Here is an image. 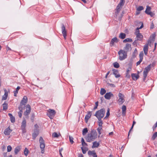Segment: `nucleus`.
<instances>
[{"label":"nucleus","mask_w":157,"mask_h":157,"mask_svg":"<svg viewBox=\"0 0 157 157\" xmlns=\"http://www.w3.org/2000/svg\"><path fill=\"white\" fill-rule=\"evenodd\" d=\"M69 139L70 141L71 144H73L74 142L73 140L74 139L71 136H69Z\"/></svg>","instance_id":"37998d69"},{"label":"nucleus","mask_w":157,"mask_h":157,"mask_svg":"<svg viewBox=\"0 0 157 157\" xmlns=\"http://www.w3.org/2000/svg\"><path fill=\"white\" fill-rule=\"evenodd\" d=\"M120 11H116L115 12V17H117V15L118 14Z\"/></svg>","instance_id":"0e129e2a"},{"label":"nucleus","mask_w":157,"mask_h":157,"mask_svg":"<svg viewBox=\"0 0 157 157\" xmlns=\"http://www.w3.org/2000/svg\"><path fill=\"white\" fill-rule=\"evenodd\" d=\"M144 8L143 6H139L136 9V10L140 11L141 10H143L144 9Z\"/></svg>","instance_id":"c03bdc74"},{"label":"nucleus","mask_w":157,"mask_h":157,"mask_svg":"<svg viewBox=\"0 0 157 157\" xmlns=\"http://www.w3.org/2000/svg\"><path fill=\"white\" fill-rule=\"evenodd\" d=\"M126 77L128 78H130V76L129 74V73L126 72Z\"/></svg>","instance_id":"052dcab7"},{"label":"nucleus","mask_w":157,"mask_h":157,"mask_svg":"<svg viewBox=\"0 0 157 157\" xmlns=\"http://www.w3.org/2000/svg\"><path fill=\"white\" fill-rule=\"evenodd\" d=\"M8 115L10 118V121L11 122L14 123L15 121V119L14 117L10 113H8Z\"/></svg>","instance_id":"4be33fe9"},{"label":"nucleus","mask_w":157,"mask_h":157,"mask_svg":"<svg viewBox=\"0 0 157 157\" xmlns=\"http://www.w3.org/2000/svg\"><path fill=\"white\" fill-rule=\"evenodd\" d=\"M105 113L104 109H102L97 111L94 115L97 118H103L104 116Z\"/></svg>","instance_id":"7ed1b4c3"},{"label":"nucleus","mask_w":157,"mask_h":157,"mask_svg":"<svg viewBox=\"0 0 157 157\" xmlns=\"http://www.w3.org/2000/svg\"><path fill=\"white\" fill-rule=\"evenodd\" d=\"M119 98L118 99V101L121 104H122L124 101V95L121 93H119L118 95Z\"/></svg>","instance_id":"9d476101"},{"label":"nucleus","mask_w":157,"mask_h":157,"mask_svg":"<svg viewBox=\"0 0 157 157\" xmlns=\"http://www.w3.org/2000/svg\"><path fill=\"white\" fill-rule=\"evenodd\" d=\"M142 60H141V59H140V60L139 61L137 62L136 63V65L138 66V65H139L140 63L142 61Z\"/></svg>","instance_id":"e2e57ef3"},{"label":"nucleus","mask_w":157,"mask_h":157,"mask_svg":"<svg viewBox=\"0 0 157 157\" xmlns=\"http://www.w3.org/2000/svg\"><path fill=\"white\" fill-rule=\"evenodd\" d=\"M92 112L89 111L88 112L87 114L86 115L85 117V121L87 123L88 121V120L90 118L91 116Z\"/></svg>","instance_id":"2eb2a0df"},{"label":"nucleus","mask_w":157,"mask_h":157,"mask_svg":"<svg viewBox=\"0 0 157 157\" xmlns=\"http://www.w3.org/2000/svg\"><path fill=\"white\" fill-rule=\"evenodd\" d=\"M137 51L136 49V48L135 49L133 53L132 56H133V57H136V56L137 55Z\"/></svg>","instance_id":"e433bc0d"},{"label":"nucleus","mask_w":157,"mask_h":157,"mask_svg":"<svg viewBox=\"0 0 157 157\" xmlns=\"http://www.w3.org/2000/svg\"><path fill=\"white\" fill-rule=\"evenodd\" d=\"M123 2V0H121L120 2L119 3L118 5H119L121 6H122L124 5Z\"/></svg>","instance_id":"603ef678"},{"label":"nucleus","mask_w":157,"mask_h":157,"mask_svg":"<svg viewBox=\"0 0 157 157\" xmlns=\"http://www.w3.org/2000/svg\"><path fill=\"white\" fill-rule=\"evenodd\" d=\"M47 112H48L47 113L48 116L51 119H53L56 113L54 109H50L47 110Z\"/></svg>","instance_id":"0eeeda50"},{"label":"nucleus","mask_w":157,"mask_h":157,"mask_svg":"<svg viewBox=\"0 0 157 157\" xmlns=\"http://www.w3.org/2000/svg\"><path fill=\"white\" fill-rule=\"evenodd\" d=\"M124 51L126 52L127 53L128 52L131 50V44H127L124 47Z\"/></svg>","instance_id":"dca6fc26"},{"label":"nucleus","mask_w":157,"mask_h":157,"mask_svg":"<svg viewBox=\"0 0 157 157\" xmlns=\"http://www.w3.org/2000/svg\"><path fill=\"white\" fill-rule=\"evenodd\" d=\"M147 14L150 15L151 17H153L155 15V14L153 13V12H149Z\"/></svg>","instance_id":"3c124183"},{"label":"nucleus","mask_w":157,"mask_h":157,"mask_svg":"<svg viewBox=\"0 0 157 157\" xmlns=\"http://www.w3.org/2000/svg\"><path fill=\"white\" fill-rule=\"evenodd\" d=\"M119 37L122 39H124L126 37V34L124 33H121Z\"/></svg>","instance_id":"c756f323"},{"label":"nucleus","mask_w":157,"mask_h":157,"mask_svg":"<svg viewBox=\"0 0 157 157\" xmlns=\"http://www.w3.org/2000/svg\"><path fill=\"white\" fill-rule=\"evenodd\" d=\"M109 86L111 87H115V86L114 84L109 83H107Z\"/></svg>","instance_id":"bf43d9fd"},{"label":"nucleus","mask_w":157,"mask_h":157,"mask_svg":"<svg viewBox=\"0 0 157 157\" xmlns=\"http://www.w3.org/2000/svg\"><path fill=\"white\" fill-rule=\"evenodd\" d=\"M97 133L95 130L91 131V132L88 133L85 138L87 142H90L94 141L97 137Z\"/></svg>","instance_id":"f257e3e1"},{"label":"nucleus","mask_w":157,"mask_h":157,"mask_svg":"<svg viewBox=\"0 0 157 157\" xmlns=\"http://www.w3.org/2000/svg\"><path fill=\"white\" fill-rule=\"evenodd\" d=\"M19 111L18 112V115L20 118H21L22 117V113H23V109H22L20 107H18Z\"/></svg>","instance_id":"5701e85b"},{"label":"nucleus","mask_w":157,"mask_h":157,"mask_svg":"<svg viewBox=\"0 0 157 157\" xmlns=\"http://www.w3.org/2000/svg\"><path fill=\"white\" fill-rule=\"evenodd\" d=\"M102 118H101V117L97 118L98 119V123H99V122H103L101 120Z\"/></svg>","instance_id":"69168bd1"},{"label":"nucleus","mask_w":157,"mask_h":157,"mask_svg":"<svg viewBox=\"0 0 157 157\" xmlns=\"http://www.w3.org/2000/svg\"><path fill=\"white\" fill-rule=\"evenodd\" d=\"M88 130L87 128H85L83 129L82 130V134L83 135H85L87 132Z\"/></svg>","instance_id":"72a5a7b5"},{"label":"nucleus","mask_w":157,"mask_h":157,"mask_svg":"<svg viewBox=\"0 0 157 157\" xmlns=\"http://www.w3.org/2000/svg\"><path fill=\"white\" fill-rule=\"evenodd\" d=\"M131 76L133 80H137L139 77L138 75L134 73H132L131 74Z\"/></svg>","instance_id":"aec40b11"},{"label":"nucleus","mask_w":157,"mask_h":157,"mask_svg":"<svg viewBox=\"0 0 157 157\" xmlns=\"http://www.w3.org/2000/svg\"><path fill=\"white\" fill-rule=\"evenodd\" d=\"M121 7V6L118 5L116 10V11H120V10Z\"/></svg>","instance_id":"864d4df0"},{"label":"nucleus","mask_w":157,"mask_h":157,"mask_svg":"<svg viewBox=\"0 0 157 157\" xmlns=\"http://www.w3.org/2000/svg\"><path fill=\"white\" fill-rule=\"evenodd\" d=\"M26 121L25 119L22 121L21 127V130L22 133H26Z\"/></svg>","instance_id":"423d86ee"},{"label":"nucleus","mask_w":157,"mask_h":157,"mask_svg":"<svg viewBox=\"0 0 157 157\" xmlns=\"http://www.w3.org/2000/svg\"><path fill=\"white\" fill-rule=\"evenodd\" d=\"M106 90L104 88H101L100 91V94L102 95L106 93Z\"/></svg>","instance_id":"2f4dec72"},{"label":"nucleus","mask_w":157,"mask_h":157,"mask_svg":"<svg viewBox=\"0 0 157 157\" xmlns=\"http://www.w3.org/2000/svg\"><path fill=\"white\" fill-rule=\"evenodd\" d=\"M139 28H137L136 29V32L135 33V34L136 35H137V34H138L140 33V31H139Z\"/></svg>","instance_id":"09e8293b"},{"label":"nucleus","mask_w":157,"mask_h":157,"mask_svg":"<svg viewBox=\"0 0 157 157\" xmlns=\"http://www.w3.org/2000/svg\"><path fill=\"white\" fill-rule=\"evenodd\" d=\"M88 154L89 155H92L93 157H97V155L96 154V153L94 151H89L88 152Z\"/></svg>","instance_id":"f3484780"},{"label":"nucleus","mask_w":157,"mask_h":157,"mask_svg":"<svg viewBox=\"0 0 157 157\" xmlns=\"http://www.w3.org/2000/svg\"><path fill=\"white\" fill-rule=\"evenodd\" d=\"M119 59L121 61L123 60L127 57V52L124 50L121 49L118 52Z\"/></svg>","instance_id":"f03ea898"},{"label":"nucleus","mask_w":157,"mask_h":157,"mask_svg":"<svg viewBox=\"0 0 157 157\" xmlns=\"http://www.w3.org/2000/svg\"><path fill=\"white\" fill-rule=\"evenodd\" d=\"M132 39L131 38H126L124 40H123V42L124 43H125L127 42H132Z\"/></svg>","instance_id":"473e14b6"},{"label":"nucleus","mask_w":157,"mask_h":157,"mask_svg":"<svg viewBox=\"0 0 157 157\" xmlns=\"http://www.w3.org/2000/svg\"><path fill=\"white\" fill-rule=\"evenodd\" d=\"M122 114L123 115H124L126 112V106L124 105H123L122 107Z\"/></svg>","instance_id":"b1692460"},{"label":"nucleus","mask_w":157,"mask_h":157,"mask_svg":"<svg viewBox=\"0 0 157 157\" xmlns=\"http://www.w3.org/2000/svg\"><path fill=\"white\" fill-rule=\"evenodd\" d=\"M113 66L115 68H118L119 67V64L117 62H115L113 63Z\"/></svg>","instance_id":"a19ab883"},{"label":"nucleus","mask_w":157,"mask_h":157,"mask_svg":"<svg viewBox=\"0 0 157 157\" xmlns=\"http://www.w3.org/2000/svg\"><path fill=\"white\" fill-rule=\"evenodd\" d=\"M95 106L94 108V110H95L97 108V107L98 105V101L96 102L95 103Z\"/></svg>","instance_id":"8fccbe9b"},{"label":"nucleus","mask_w":157,"mask_h":157,"mask_svg":"<svg viewBox=\"0 0 157 157\" xmlns=\"http://www.w3.org/2000/svg\"><path fill=\"white\" fill-rule=\"evenodd\" d=\"M118 42L117 38L116 37H115L112 39L110 43V45L111 46H112L114 45V43H117Z\"/></svg>","instance_id":"4468645a"},{"label":"nucleus","mask_w":157,"mask_h":157,"mask_svg":"<svg viewBox=\"0 0 157 157\" xmlns=\"http://www.w3.org/2000/svg\"><path fill=\"white\" fill-rule=\"evenodd\" d=\"M78 157H83V155L82 154H78Z\"/></svg>","instance_id":"774afa93"},{"label":"nucleus","mask_w":157,"mask_h":157,"mask_svg":"<svg viewBox=\"0 0 157 157\" xmlns=\"http://www.w3.org/2000/svg\"><path fill=\"white\" fill-rule=\"evenodd\" d=\"M151 8L149 6H147V8L146 10L145 11V13L147 14L149 12H151L150 10H151Z\"/></svg>","instance_id":"c85d7f7f"},{"label":"nucleus","mask_w":157,"mask_h":157,"mask_svg":"<svg viewBox=\"0 0 157 157\" xmlns=\"http://www.w3.org/2000/svg\"><path fill=\"white\" fill-rule=\"evenodd\" d=\"M81 141L82 143V144L83 146H87V144L85 142L84 139L83 138H82Z\"/></svg>","instance_id":"7c9ffc66"},{"label":"nucleus","mask_w":157,"mask_h":157,"mask_svg":"<svg viewBox=\"0 0 157 157\" xmlns=\"http://www.w3.org/2000/svg\"><path fill=\"white\" fill-rule=\"evenodd\" d=\"M62 32L65 39H66L67 36V31L65 27L63 24H62L61 27Z\"/></svg>","instance_id":"1a4fd4ad"},{"label":"nucleus","mask_w":157,"mask_h":157,"mask_svg":"<svg viewBox=\"0 0 157 157\" xmlns=\"http://www.w3.org/2000/svg\"><path fill=\"white\" fill-rule=\"evenodd\" d=\"M26 111L24 113V115L25 116V117L27 119L29 118V115L31 112V108L30 106L28 104L26 106Z\"/></svg>","instance_id":"39448f33"},{"label":"nucleus","mask_w":157,"mask_h":157,"mask_svg":"<svg viewBox=\"0 0 157 157\" xmlns=\"http://www.w3.org/2000/svg\"><path fill=\"white\" fill-rule=\"evenodd\" d=\"M109 110H110L109 109V108H108L107 109V112L106 113V116L104 118V119L107 118L109 116V115H110Z\"/></svg>","instance_id":"58836bf2"},{"label":"nucleus","mask_w":157,"mask_h":157,"mask_svg":"<svg viewBox=\"0 0 157 157\" xmlns=\"http://www.w3.org/2000/svg\"><path fill=\"white\" fill-rule=\"evenodd\" d=\"M20 87L19 86H18L17 87V88L16 90L15 91H14V92H15L16 93H18V90L20 89Z\"/></svg>","instance_id":"13d9d810"},{"label":"nucleus","mask_w":157,"mask_h":157,"mask_svg":"<svg viewBox=\"0 0 157 157\" xmlns=\"http://www.w3.org/2000/svg\"><path fill=\"white\" fill-rule=\"evenodd\" d=\"M151 68V64L149 65L145 68L144 71L143 72V76L144 77V80H145V79L147 77V74H148V72L150 71Z\"/></svg>","instance_id":"6e6552de"},{"label":"nucleus","mask_w":157,"mask_h":157,"mask_svg":"<svg viewBox=\"0 0 157 157\" xmlns=\"http://www.w3.org/2000/svg\"><path fill=\"white\" fill-rule=\"evenodd\" d=\"M113 97V95L111 92L107 93L105 94L104 96L105 98L108 100L110 99L111 98V97Z\"/></svg>","instance_id":"f8f14e48"},{"label":"nucleus","mask_w":157,"mask_h":157,"mask_svg":"<svg viewBox=\"0 0 157 157\" xmlns=\"http://www.w3.org/2000/svg\"><path fill=\"white\" fill-rule=\"evenodd\" d=\"M157 137V132L154 133L151 137V139L152 140H154Z\"/></svg>","instance_id":"f704fd0d"},{"label":"nucleus","mask_w":157,"mask_h":157,"mask_svg":"<svg viewBox=\"0 0 157 157\" xmlns=\"http://www.w3.org/2000/svg\"><path fill=\"white\" fill-rule=\"evenodd\" d=\"M103 123L101 122L98 123L99 127L102 128Z\"/></svg>","instance_id":"680f3d73"},{"label":"nucleus","mask_w":157,"mask_h":157,"mask_svg":"<svg viewBox=\"0 0 157 157\" xmlns=\"http://www.w3.org/2000/svg\"><path fill=\"white\" fill-rule=\"evenodd\" d=\"M20 149L19 147H16L14 149V153L15 154H17L20 151Z\"/></svg>","instance_id":"bb28decb"},{"label":"nucleus","mask_w":157,"mask_h":157,"mask_svg":"<svg viewBox=\"0 0 157 157\" xmlns=\"http://www.w3.org/2000/svg\"><path fill=\"white\" fill-rule=\"evenodd\" d=\"M143 55H144V54L142 52H141L140 54H139V56H140V59H141V60H143Z\"/></svg>","instance_id":"49530a36"},{"label":"nucleus","mask_w":157,"mask_h":157,"mask_svg":"<svg viewBox=\"0 0 157 157\" xmlns=\"http://www.w3.org/2000/svg\"><path fill=\"white\" fill-rule=\"evenodd\" d=\"M4 90L5 92V94L2 97V100H6L7 98L8 95V91L7 90L5 89H4Z\"/></svg>","instance_id":"a211bd4d"},{"label":"nucleus","mask_w":157,"mask_h":157,"mask_svg":"<svg viewBox=\"0 0 157 157\" xmlns=\"http://www.w3.org/2000/svg\"><path fill=\"white\" fill-rule=\"evenodd\" d=\"M40 147L41 149H44L45 147V144H40Z\"/></svg>","instance_id":"5fc2aeb1"},{"label":"nucleus","mask_w":157,"mask_h":157,"mask_svg":"<svg viewBox=\"0 0 157 157\" xmlns=\"http://www.w3.org/2000/svg\"><path fill=\"white\" fill-rule=\"evenodd\" d=\"M12 131V130H11L10 128L9 127L6 129L4 132V134L6 135H9L10 134V133Z\"/></svg>","instance_id":"6ab92c4d"},{"label":"nucleus","mask_w":157,"mask_h":157,"mask_svg":"<svg viewBox=\"0 0 157 157\" xmlns=\"http://www.w3.org/2000/svg\"><path fill=\"white\" fill-rule=\"evenodd\" d=\"M99 145V144L97 141H94L93 143V145L92 147V148L97 147Z\"/></svg>","instance_id":"393cba45"},{"label":"nucleus","mask_w":157,"mask_h":157,"mask_svg":"<svg viewBox=\"0 0 157 157\" xmlns=\"http://www.w3.org/2000/svg\"><path fill=\"white\" fill-rule=\"evenodd\" d=\"M132 68L131 67H128L127 70V72L129 73V72L131 70Z\"/></svg>","instance_id":"338daca9"},{"label":"nucleus","mask_w":157,"mask_h":157,"mask_svg":"<svg viewBox=\"0 0 157 157\" xmlns=\"http://www.w3.org/2000/svg\"><path fill=\"white\" fill-rule=\"evenodd\" d=\"M28 101L27 98L26 96H25L21 101L20 105L18 107H20L22 109H25V105L26 104Z\"/></svg>","instance_id":"20e7f679"},{"label":"nucleus","mask_w":157,"mask_h":157,"mask_svg":"<svg viewBox=\"0 0 157 157\" xmlns=\"http://www.w3.org/2000/svg\"><path fill=\"white\" fill-rule=\"evenodd\" d=\"M39 142L40 144H44V141L43 138L42 137H40L39 139Z\"/></svg>","instance_id":"c9c22d12"},{"label":"nucleus","mask_w":157,"mask_h":157,"mask_svg":"<svg viewBox=\"0 0 157 157\" xmlns=\"http://www.w3.org/2000/svg\"><path fill=\"white\" fill-rule=\"evenodd\" d=\"M39 133V131L38 129H34V132L32 134L33 138L34 140Z\"/></svg>","instance_id":"ddd939ff"},{"label":"nucleus","mask_w":157,"mask_h":157,"mask_svg":"<svg viewBox=\"0 0 157 157\" xmlns=\"http://www.w3.org/2000/svg\"><path fill=\"white\" fill-rule=\"evenodd\" d=\"M157 127V122L155 124L153 127V130H154L155 128Z\"/></svg>","instance_id":"4d7b16f0"},{"label":"nucleus","mask_w":157,"mask_h":157,"mask_svg":"<svg viewBox=\"0 0 157 157\" xmlns=\"http://www.w3.org/2000/svg\"><path fill=\"white\" fill-rule=\"evenodd\" d=\"M52 136L54 137L58 138L59 137V135L56 132H54L52 134Z\"/></svg>","instance_id":"a18cd8bd"},{"label":"nucleus","mask_w":157,"mask_h":157,"mask_svg":"<svg viewBox=\"0 0 157 157\" xmlns=\"http://www.w3.org/2000/svg\"><path fill=\"white\" fill-rule=\"evenodd\" d=\"M28 152L29 150L27 148H25L24 151V154L26 156H27L28 155Z\"/></svg>","instance_id":"79ce46f5"},{"label":"nucleus","mask_w":157,"mask_h":157,"mask_svg":"<svg viewBox=\"0 0 157 157\" xmlns=\"http://www.w3.org/2000/svg\"><path fill=\"white\" fill-rule=\"evenodd\" d=\"M151 43V41L150 40H149L148 43L145 45L144 46L143 50L145 55H147V54L148 45L149 43Z\"/></svg>","instance_id":"9b49d317"},{"label":"nucleus","mask_w":157,"mask_h":157,"mask_svg":"<svg viewBox=\"0 0 157 157\" xmlns=\"http://www.w3.org/2000/svg\"><path fill=\"white\" fill-rule=\"evenodd\" d=\"M132 62H129L128 64V67H131L132 68Z\"/></svg>","instance_id":"6e6d98bb"},{"label":"nucleus","mask_w":157,"mask_h":157,"mask_svg":"<svg viewBox=\"0 0 157 157\" xmlns=\"http://www.w3.org/2000/svg\"><path fill=\"white\" fill-rule=\"evenodd\" d=\"M81 149L82 150V153L83 154H85L86 152V151H87L88 150V149L87 148H86V147H85L84 148L85 149H84L83 148V147H81Z\"/></svg>","instance_id":"4c0bfd02"},{"label":"nucleus","mask_w":157,"mask_h":157,"mask_svg":"<svg viewBox=\"0 0 157 157\" xmlns=\"http://www.w3.org/2000/svg\"><path fill=\"white\" fill-rule=\"evenodd\" d=\"M136 37L137 38V40H140L143 38V36L141 33L136 35Z\"/></svg>","instance_id":"a878e982"},{"label":"nucleus","mask_w":157,"mask_h":157,"mask_svg":"<svg viewBox=\"0 0 157 157\" xmlns=\"http://www.w3.org/2000/svg\"><path fill=\"white\" fill-rule=\"evenodd\" d=\"M12 148L10 145H9L7 147V151L8 152H10L12 150Z\"/></svg>","instance_id":"de8ad7c7"},{"label":"nucleus","mask_w":157,"mask_h":157,"mask_svg":"<svg viewBox=\"0 0 157 157\" xmlns=\"http://www.w3.org/2000/svg\"><path fill=\"white\" fill-rule=\"evenodd\" d=\"M97 130L98 134H99V135H100L101 133V131L102 130V128L98 127L97 129Z\"/></svg>","instance_id":"ea45409f"},{"label":"nucleus","mask_w":157,"mask_h":157,"mask_svg":"<svg viewBox=\"0 0 157 157\" xmlns=\"http://www.w3.org/2000/svg\"><path fill=\"white\" fill-rule=\"evenodd\" d=\"M113 73L115 77L116 78H117L120 77V75L118 74V72L117 70L113 69Z\"/></svg>","instance_id":"412c9836"},{"label":"nucleus","mask_w":157,"mask_h":157,"mask_svg":"<svg viewBox=\"0 0 157 157\" xmlns=\"http://www.w3.org/2000/svg\"><path fill=\"white\" fill-rule=\"evenodd\" d=\"M3 109L6 110L8 108L7 104L5 102L3 104Z\"/></svg>","instance_id":"cd10ccee"}]
</instances>
